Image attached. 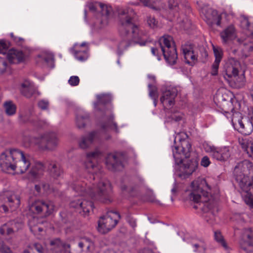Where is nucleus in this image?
<instances>
[{"instance_id": "nucleus-1", "label": "nucleus", "mask_w": 253, "mask_h": 253, "mask_svg": "<svg viewBox=\"0 0 253 253\" xmlns=\"http://www.w3.org/2000/svg\"><path fill=\"white\" fill-rule=\"evenodd\" d=\"M83 184H78L74 188L76 192L81 193V196L85 199L77 205L72 202L71 206L75 208H81L85 214H88L92 210L93 202L107 204L112 201V186L108 180H102L96 186L93 185L92 187H88L87 190L84 187Z\"/></svg>"}, {"instance_id": "nucleus-2", "label": "nucleus", "mask_w": 253, "mask_h": 253, "mask_svg": "<svg viewBox=\"0 0 253 253\" xmlns=\"http://www.w3.org/2000/svg\"><path fill=\"white\" fill-rule=\"evenodd\" d=\"M191 192L190 194V199L196 203H203L204 207L203 210H212L215 205L214 200L209 194L211 188L204 179H199L194 181L191 185Z\"/></svg>"}, {"instance_id": "nucleus-3", "label": "nucleus", "mask_w": 253, "mask_h": 253, "mask_svg": "<svg viewBox=\"0 0 253 253\" xmlns=\"http://www.w3.org/2000/svg\"><path fill=\"white\" fill-rule=\"evenodd\" d=\"M132 14V11L129 14L128 10L121 9L119 10V14L121 16L119 32L121 37L126 41L127 45L130 41L141 38L143 35L139 28L133 22Z\"/></svg>"}, {"instance_id": "nucleus-4", "label": "nucleus", "mask_w": 253, "mask_h": 253, "mask_svg": "<svg viewBox=\"0 0 253 253\" xmlns=\"http://www.w3.org/2000/svg\"><path fill=\"white\" fill-rule=\"evenodd\" d=\"M240 62L234 58L228 60L224 66L223 76L230 85L235 88L243 86L246 82L244 74H239Z\"/></svg>"}, {"instance_id": "nucleus-5", "label": "nucleus", "mask_w": 253, "mask_h": 253, "mask_svg": "<svg viewBox=\"0 0 253 253\" xmlns=\"http://www.w3.org/2000/svg\"><path fill=\"white\" fill-rule=\"evenodd\" d=\"M234 172L237 174L236 179L239 182L240 187L242 180H243L244 183L246 182V186L251 182L250 188L253 191V165L251 162L245 160L238 163L235 168Z\"/></svg>"}, {"instance_id": "nucleus-6", "label": "nucleus", "mask_w": 253, "mask_h": 253, "mask_svg": "<svg viewBox=\"0 0 253 253\" xmlns=\"http://www.w3.org/2000/svg\"><path fill=\"white\" fill-rule=\"evenodd\" d=\"M20 150L16 149H6L0 155V168L6 173L14 172L15 162L18 157H22Z\"/></svg>"}, {"instance_id": "nucleus-7", "label": "nucleus", "mask_w": 253, "mask_h": 253, "mask_svg": "<svg viewBox=\"0 0 253 253\" xmlns=\"http://www.w3.org/2000/svg\"><path fill=\"white\" fill-rule=\"evenodd\" d=\"M159 43L166 60L170 65L176 63L177 54L172 38L164 36L159 40Z\"/></svg>"}, {"instance_id": "nucleus-8", "label": "nucleus", "mask_w": 253, "mask_h": 253, "mask_svg": "<svg viewBox=\"0 0 253 253\" xmlns=\"http://www.w3.org/2000/svg\"><path fill=\"white\" fill-rule=\"evenodd\" d=\"M120 218V216L118 212L108 211L98 220V231L101 234L108 233L116 226Z\"/></svg>"}, {"instance_id": "nucleus-9", "label": "nucleus", "mask_w": 253, "mask_h": 253, "mask_svg": "<svg viewBox=\"0 0 253 253\" xmlns=\"http://www.w3.org/2000/svg\"><path fill=\"white\" fill-rule=\"evenodd\" d=\"M100 157L101 153L98 151L87 154L85 167L88 172L94 175V173L96 174L97 171L100 170L98 161Z\"/></svg>"}, {"instance_id": "nucleus-10", "label": "nucleus", "mask_w": 253, "mask_h": 253, "mask_svg": "<svg viewBox=\"0 0 253 253\" xmlns=\"http://www.w3.org/2000/svg\"><path fill=\"white\" fill-rule=\"evenodd\" d=\"M88 45L86 43H76L71 49V52L76 59L84 61L88 58Z\"/></svg>"}, {"instance_id": "nucleus-11", "label": "nucleus", "mask_w": 253, "mask_h": 253, "mask_svg": "<svg viewBox=\"0 0 253 253\" xmlns=\"http://www.w3.org/2000/svg\"><path fill=\"white\" fill-rule=\"evenodd\" d=\"M242 249L247 252L253 251V230L250 229H246L242 236L240 242Z\"/></svg>"}, {"instance_id": "nucleus-12", "label": "nucleus", "mask_w": 253, "mask_h": 253, "mask_svg": "<svg viewBox=\"0 0 253 253\" xmlns=\"http://www.w3.org/2000/svg\"><path fill=\"white\" fill-rule=\"evenodd\" d=\"M6 58L10 63L18 64L24 62L26 56L21 50L13 48L8 50Z\"/></svg>"}, {"instance_id": "nucleus-13", "label": "nucleus", "mask_w": 253, "mask_h": 253, "mask_svg": "<svg viewBox=\"0 0 253 253\" xmlns=\"http://www.w3.org/2000/svg\"><path fill=\"white\" fill-rule=\"evenodd\" d=\"M22 157H18L16 162H15L14 171L17 173H23L25 172L30 166V162L28 158L25 155L23 152L20 150Z\"/></svg>"}, {"instance_id": "nucleus-14", "label": "nucleus", "mask_w": 253, "mask_h": 253, "mask_svg": "<svg viewBox=\"0 0 253 253\" xmlns=\"http://www.w3.org/2000/svg\"><path fill=\"white\" fill-rule=\"evenodd\" d=\"M177 138L181 142V146H178L177 149L181 151L186 157H188L191 151V145L188 139L187 134L185 132H180L177 135L175 139Z\"/></svg>"}, {"instance_id": "nucleus-15", "label": "nucleus", "mask_w": 253, "mask_h": 253, "mask_svg": "<svg viewBox=\"0 0 253 253\" xmlns=\"http://www.w3.org/2000/svg\"><path fill=\"white\" fill-rule=\"evenodd\" d=\"M242 117L240 113L237 112L233 114L232 119V123L234 127L241 133L245 135H249L253 130L251 127L248 130L245 127V126L242 121Z\"/></svg>"}, {"instance_id": "nucleus-16", "label": "nucleus", "mask_w": 253, "mask_h": 253, "mask_svg": "<svg viewBox=\"0 0 253 253\" xmlns=\"http://www.w3.org/2000/svg\"><path fill=\"white\" fill-rule=\"evenodd\" d=\"M241 188L242 190V195L244 198L245 203L250 207L253 208V191L251 187V182L249 183L248 186H246V182L243 180L241 181Z\"/></svg>"}, {"instance_id": "nucleus-17", "label": "nucleus", "mask_w": 253, "mask_h": 253, "mask_svg": "<svg viewBox=\"0 0 253 253\" xmlns=\"http://www.w3.org/2000/svg\"><path fill=\"white\" fill-rule=\"evenodd\" d=\"M211 155L213 158L218 161H225L230 158L231 152L228 147H224L211 150Z\"/></svg>"}, {"instance_id": "nucleus-18", "label": "nucleus", "mask_w": 253, "mask_h": 253, "mask_svg": "<svg viewBox=\"0 0 253 253\" xmlns=\"http://www.w3.org/2000/svg\"><path fill=\"white\" fill-rule=\"evenodd\" d=\"M23 224L22 222H16L14 221H10L3 224L0 228V233L2 235H10L15 231L22 228Z\"/></svg>"}, {"instance_id": "nucleus-19", "label": "nucleus", "mask_w": 253, "mask_h": 253, "mask_svg": "<svg viewBox=\"0 0 253 253\" xmlns=\"http://www.w3.org/2000/svg\"><path fill=\"white\" fill-rule=\"evenodd\" d=\"M212 47L215 61L212 66L211 74L212 76H216L218 74L219 65L222 59L223 52L221 48L215 47L214 45H212Z\"/></svg>"}, {"instance_id": "nucleus-20", "label": "nucleus", "mask_w": 253, "mask_h": 253, "mask_svg": "<svg viewBox=\"0 0 253 253\" xmlns=\"http://www.w3.org/2000/svg\"><path fill=\"white\" fill-rule=\"evenodd\" d=\"M176 96V93L174 91L166 90L163 92L160 98L161 102L165 108H170L174 104V99Z\"/></svg>"}, {"instance_id": "nucleus-21", "label": "nucleus", "mask_w": 253, "mask_h": 253, "mask_svg": "<svg viewBox=\"0 0 253 253\" xmlns=\"http://www.w3.org/2000/svg\"><path fill=\"white\" fill-rule=\"evenodd\" d=\"M182 50L186 63L191 65L194 64L197 56L194 52L193 47L190 44H185L182 45Z\"/></svg>"}, {"instance_id": "nucleus-22", "label": "nucleus", "mask_w": 253, "mask_h": 253, "mask_svg": "<svg viewBox=\"0 0 253 253\" xmlns=\"http://www.w3.org/2000/svg\"><path fill=\"white\" fill-rule=\"evenodd\" d=\"M220 37L224 43H227L237 38V33L234 26L232 25L229 26L221 32Z\"/></svg>"}, {"instance_id": "nucleus-23", "label": "nucleus", "mask_w": 253, "mask_h": 253, "mask_svg": "<svg viewBox=\"0 0 253 253\" xmlns=\"http://www.w3.org/2000/svg\"><path fill=\"white\" fill-rule=\"evenodd\" d=\"M196 166L195 163L186 159L181 161L180 170L184 175H190L195 170Z\"/></svg>"}, {"instance_id": "nucleus-24", "label": "nucleus", "mask_w": 253, "mask_h": 253, "mask_svg": "<svg viewBox=\"0 0 253 253\" xmlns=\"http://www.w3.org/2000/svg\"><path fill=\"white\" fill-rule=\"evenodd\" d=\"M106 165L108 169L115 170L121 165L122 163L117 154H110L106 158Z\"/></svg>"}, {"instance_id": "nucleus-25", "label": "nucleus", "mask_w": 253, "mask_h": 253, "mask_svg": "<svg viewBox=\"0 0 253 253\" xmlns=\"http://www.w3.org/2000/svg\"><path fill=\"white\" fill-rule=\"evenodd\" d=\"M36 88L29 81H25L21 84V92L27 98L31 97L36 92Z\"/></svg>"}, {"instance_id": "nucleus-26", "label": "nucleus", "mask_w": 253, "mask_h": 253, "mask_svg": "<svg viewBox=\"0 0 253 253\" xmlns=\"http://www.w3.org/2000/svg\"><path fill=\"white\" fill-rule=\"evenodd\" d=\"M30 230L35 235H42V232H45L44 226L42 223L37 222V219L34 218L31 220L29 223Z\"/></svg>"}, {"instance_id": "nucleus-27", "label": "nucleus", "mask_w": 253, "mask_h": 253, "mask_svg": "<svg viewBox=\"0 0 253 253\" xmlns=\"http://www.w3.org/2000/svg\"><path fill=\"white\" fill-rule=\"evenodd\" d=\"M98 133L96 132L90 133L86 137H84L80 142V146L83 149L88 147L97 138Z\"/></svg>"}, {"instance_id": "nucleus-28", "label": "nucleus", "mask_w": 253, "mask_h": 253, "mask_svg": "<svg viewBox=\"0 0 253 253\" xmlns=\"http://www.w3.org/2000/svg\"><path fill=\"white\" fill-rule=\"evenodd\" d=\"M79 246L83 251L88 253L92 252L94 248V243L87 237H84L81 239Z\"/></svg>"}, {"instance_id": "nucleus-29", "label": "nucleus", "mask_w": 253, "mask_h": 253, "mask_svg": "<svg viewBox=\"0 0 253 253\" xmlns=\"http://www.w3.org/2000/svg\"><path fill=\"white\" fill-rule=\"evenodd\" d=\"M44 209H47V205L42 201H36L30 207V211L35 214L41 213Z\"/></svg>"}, {"instance_id": "nucleus-30", "label": "nucleus", "mask_w": 253, "mask_h": 253, "mask_svg": "<svg viewBox=\"0 0 253 253\" xmlns=\"http://www.w3.org/2000/svg\"><path fill=\"white\" fill-rule=\"evenodd\" d=\"M7 205L14 211L17 209L20 205V197L19 195L12 193L7 197Z\"/></svg>"}, {"instance_id": "nucleus-31", "label": "nucleus", "mask_w": 253, "mask_h": 253, "mask_svg": "<svg viewBox=\"0 0 253 253\" xmlns=\"http://www.w3.org/2000/svg\"><path fill=\"white\" fill-rule=\"evenodd\" d=\"M50 245L52 247L51 250H55L56 253L62 252L70 248V245L62 243L59 239H55L51 241Z\"/></svg>"}, {"instance_id": "nucleus-32", "label": "nucleus", "mask_w": 253, "mask_h": 253, "mask_svg": "<svg viewBox=\"0 0 253 253\" xmlns=\"http://www.w3.org/2000/svg\"><path fill=\"white\" fill-rule=\"evenodd\" d=\"M240 143L249 156L253 159V141L250 139H243L240 141Z\"/></svg>"}, {"instance_id": "nucleus-33", "label": "nucleus", "mask_w": 253, "mask_h": 253, "mask_svg": "<svg viewBox=\"0 0 253 253\" xmlns=\"http://www.w3.org/2000/svg\"><path fill=\"white\" fill-rule=\"evenodd\" d=\"M43 249L40 244H35L31 246L28 247L24 250L23 253H43Z\"/></svg>"}, {"instance_id": "nucleus-34", "label": "nucleus", "mask_w": 253, "mask_h": 253, "mask_svg": "<svg viewBox=\"0 0 253 253\" xmlns=\"http://www.w3.org/2000/svg\"><path fill=\"white\" fill-rule=\"evenodd\" d=\"M4 108L6 114L8 115H12L16 113V107L11 101L6 102L4 104Z\"/></svg>"}, {"instance_id": "nucleus-35", "label": "nucleus", "mask_w": 253, "mask_h": 253, "mask_svg": "<svg viewBox=\"0 0 253 253\" xmlns=\"http://www.w3.org/2000/svg\"><path fill=\"white\" fill-rule=\"evenodd\" d=\"M44 167L41 163H37L35 168H33L31 170V174L37 177L38 175L42 174Z\"/></svg>"}, {"instance_id": "nucleus-36", "label": "nucleus", "mask_w": 253, "mask_h": 253, "mask_svg": "<svg viewBox=\"0 0 253 253\" xmlns=\"http://www.w3.org/2000/svg\"><path fill=\"white\" fill-rule=\"evenodd\" d=\"M97 4L100 6L101 9L102 15H105L107 18H109L112 13V7L101 3H98Z\"/></svg>"}, {"instance_id": "nucleus-37", "label": "nucleus", "mask_w": 253, "mask_h": 253, "mask_svg": "<svg viewBox=\"0 0 253 253\" xmlns=\"http://www.w3.org/2000/svg\"><path fill=\"white\" fill-rule=\"evenodd\" d=\"M214 239L220 244L225 249H228L227 245L224 239L223 236L219 231L214 232Z\"/></svg>"}, {"instance_id": "nucleus-38", "label": "nucleus", "mask_w": 253, "mask_h": 253, "mask_svg": "<svg viewBox=\"0 0 253 253\" xmlns=\"http://www.w3.org/2000/svg\"><path fill=\"white\" fill-rule=\"evenodd\" d=\"M88 117L87 116L83 117V116H78L77 117L76 123L79 128H82L84 127L86 121L88 120Z\"/></svg>"}, {"instance_id": "nucleus-39", "label": "nucleus", "mask_w": 253, "mask_h": 253, "mask_svg": "<svg viewBox=\"0 0 253 253\" xmlns=\"http://www.w3.org/2000/svg\"><path fill=\"white\" fill-rule=\"evenodd\" d=\"M48 69H52L55 67V54L52 52L48 51Z\"/></svg>"}, {"instance_id": "nucleus-40", "label": "nucleus", "mask_w": 253, "mask_h": 253, "mask_svg": "<svg viewBox=\"0 0 253 253\" xmlns=\"http://www.w3.org/2000/svg\"><path fill=\"white\" fill-rule=\"evenodd\" d=\"M9 44L3 41H0V53L5 54L7 53Z\"/></svg>"}, {"instance_id": "nucleus-41", "label": "nucleus", "mask_w": 253, "mask_h": 253, "mask_svg": "<svg viewBox=\"0 0 253 253\" xmlns=\"http://www.w3.org/2000/svg\"><path fill=\"white\" fill-rule=\"evenodd\" d=\"M80 79L78 76H73L70 77L68 80V83L71 86H77L79 84Z\"/></svg>"}, {"instance_id": "nucleus-42", "label": "nucleus", "mask_w": 253, "mask_h": 253, "mask_svg": "<svg viewBox=\"0 0 253 253\" xmlns=\"http://www.w3.org/2000/svg\"><path fill=\"white\" fill-rule=\"evenodd\" d=\"M0 252L3 253H12V251L8 246H6L3 241L0 240Z\"/></svg>"}, {"instance_id": "nucleus-43", "label": "nucleus", "mask_w": 253, "mask_h": 253, "mask_svg": "<svg viewBox=\"0 0 253 253\" xmlns=\"http://www.w3.org/2000/svg\"><path fill=\"white\" fill-rule=\"evenodd\" d=\"M212 14L214 16L212 21L214 22L217 26H220L221 24V15L218 14L216 11H213Z\"/></svg>"}, {"instance_id": "nucleus-44", "label": "nucleus", "mask_w": 253, "mask_h": 253, "mask_svg": "<svg viewBox=\"0 0 253 253\" xmlns=\"http://www.w3.org/2000/svg\"><path fill=\"white\" fill-rule=\"evenodd\" d=\"M62 170L60 168H57L55 164H53L52 169L51 170V174H52L53 177H55L59 176Z\"/></svg>"}, {"instance_id": "nucleus-45", "label": "nucleus", "mask_w": 253, "mask_h": 253, "mask_svg": "<svg viewBox=\"0 0 253 253\" xmlns=\"http://www.w3.org/2000/svg\"><path fill=\"white\" fill-rule=\"evenodd\" d=\"M140 1L145 6L155 8L154 4L156 3V0H140Z\"/></svg>"}, {"instance_id": "nucleus-46", "label": "nucleus", "mask_w": 253, "mask_h": 253, "mask_svg": "<svg viewBox=\"0 0 253 253\" xmlns=\"http://www.w3.org/2000/svg\"><path fill=\"white\" fill-rule=\"evenodd\" d=\"M6 67L7 64L5 60L0 57V74H2L4 72Z\"/></svg>"}, {"instance_id": "nucleus-47", "label": "nucleus", "mask_w": 253, "mask_h": 253, "mask_svg": "<svg viewBox=\"0 0 253 253\" xmlns=\"http://www.w3.org/2000/svg\"><path fill=\"white\" fill-rule=\"evenodd\" d=\"M147 22L149 26L152 28H154L157 27L158 22L154 17H149L148 19Z\"/></svg>"}, {"instance_id": "nucleus-48", "label": "nucleus", "mask_w": 253, "mask_h": 253, "mask_svg": "<svg viewBox=\"0 0 253 253\" xmlns=\"http://www.w3.org/2000/svg\"><path fill=\"white\" fill-rule=\"evenodd\" d=\"M201 164L202 166L207 167L210 164V161L209 158L207 156L204 157L201 162Z\"/></svg>"}, {"instance_id": "nucleus-49", "label": "nucleus", "mask_w": 253, "mask_h": 253, "mask_svg": "<svg viewBox=\"0 0 253 253\" xmlns=\"http://www.w3.org/2000/svg\"><path fill=\"white\" fill-rule=\"evenodd\" d=\"M169 7L170 9L176 8L177 6V2H175L174 0H169Z\"/></svg>"}, {"instance_id": "nucleus-50", "label": "nucleus", "mask_w": 253, "mask_h": 253, "mask_svg": "<svg viewBox=\"0 0 253 253\" xmlns=\"http://www.w3.org/2000/svg\"><path fill=\"white\" fill-rule=\"evenodd\" d=\"M39 107L42 110L46 109L47 107V103L43 101H40L38 103Z\"/></svg>"}, {"instance_id": "nucleus-51", "label": "nucleus", "mask_w": 253, "mask_h": 253, "mask_svg": "<svg viewBox=\"0 0 253 253\" xmlns=\"http://www.w3.org/2000/svg\"><path fill=\"white\" fill-rule=\"evenodd\" d=\"M150 96L153 99H156L158 98L157 90L152 89L150 91Z\"/></svg>"}, {"instance_id": "nucleus-52", "label": "nucleus", "mask_w": 253, "mask_h": 253, "mask_svg": "<svg viewBox=\"0 0 253 253\" xmlns=\"http://www.w3.org/2000/svg\"><path fill=\"white\" fill-rule=\"evenodd\" d=\"M49 136L48 135V146L52 144H55L57 142L56 138L55 137H54L53 139H51L50 138H49Z\"/></svg>"}, {"instance_id": "nucleus-53", "label": "nucleus", "mask_w": 253, "mask_h": 253, "mask_svg": "<svg viewBox=\"0 0 253 253\" xmlns=\"http://www.w3.org/2000/svg\"><path fill=\"white\" fill-rule=\"evenodd\" d=\"M35 190L38 193H41V187L39 185H36L35 186Z\"/></svg>"}, {"instance_id": "nucleus-54", "label": "nucleus", "mask_w": 253, "mask_h": 253, "mask_svg": "<svg viewBox=\"0 0 253 253\" xmlns=\"http://www.w3.org/2000/svg\"><path fill=\"white\" fill-rule=\"evenodd\" d=\"M0 208H2L4 212H7L8 211V208L6 205H2Z\"/></svg>"}, {"instance_id": "nucleus-55", "label": "nucleus", "mask_w": 253, "mask_h": 253, "mask_svg": "<svg viewBox=\"0 0 253 253\" xmlns=\"http://www.w3.org/2000/svg\"><path fill=\"white\" fill-rule=\"evenodd\" d=\"M108 126L110 127H112L113 126H114L115 128H116V124L113 123V122H112L109 125H108Z\"/></svg>"}, {"instance_id": "nucleus-56", "label": "nucleus", "mask_w": 253, "mask_h": 253, "mask_svg": "<svg viewBox=\"0 0 253 253\" xmlns=\"http://www.w3.org/2000/svg\"><path fill=\"white\" fill-rule=\"evenodd\" d=\"M151 50L153 54H155L156 52L157 51V49L154 48H152Z\"/></svg>"}, {"instance_id": "nucleus-57", "label": "nucleus", "mask_w": 253, "mask_h": 253, "mask_svg": "<svg viewBox=\"0 0 253 253\" xmlns=\"http://www.w3.org/2000/svg\"><path fill=\"white\" fill-rule=\"evenodd\" d=\"M182 119V117L181 116H178L177 117L176 119H175V121H179V120H181Z\"/></svg>"}, {"instance_id": "nucleus-58", "label": "nucleus", "mask_w": 253, "mask_h": 253, "mask_svg": "<svg viewBox=\"0 0 253 253\" xmlns=\"http://www.w3.org/2000/svg\"><path fill=\"white\" fill-rule=\"evenodd\" d=\"M20 118H21V121L23 122H26V121L23 119V117L22 116H20Z\"/></svg>"}, {"instance_id": "nucleus-59", "label": "nucleus", "mask_w": 253, "mask_h": 253, "mask_svg": "<svg viewBox=\"0 0 253 253\" xmlns=\"http://www.w3.org/2000/svg\"><path fill=\"white\" fill-rule=\"evenodd\" d=\"M251 121L252 124V126H253V116L251 118Z\"/></svg>"}, {"instance_id": "nucleus-60", "label": "nucleus", "mask_w": 253, "mask_h": 253, "mask_svg": "<svg viewBox=\"0 0 253 253\" xmlns=\"http://www.w3.org/2000/svg\"><path fill=\"white\" fill-rule=\"evenodd\" d=\"M42 188H43V189H44V188H45V185H42Z\"/></svg>"}, {"instance_id": "nucleus-61", "label": "nucleus", "mask_w": 253, "mask_h": 253, "mask_svg": "<svg viewBox=\"0 0 253 253\" xmlns=\"http://www.w3.org/2000/svg\"><path fill=\"white\" fill-rule=\"evenodd\" d=\"M194 246L196 247V248H198V245H195Z\"/></svg>"}, {"instance_id": "nucleus-62", "label": "nucleus", "mask_w": 253, "mask_h": 253, "mask_svg": "<svg viewBox=\"0 0 253 253\" xmlns=\"http://www.w3.org/2000/svg\"><path fill=\"white\" fill-rule=\"evenodd\" d=\"M50 206V204L48 203V208H49Z\"/></svg>"}, {"instance_id": "nucleus-63", "label": "nucleus", "mask_w": 253, "mask_h": 253, "mask_svg": "<svg viewBox=\"0 0 253 253\" xmlns=\"http://www.w3.org/2000/svg\"><path fill=\"white\" fill-rule=\"evenodd\" d=\"M95 176L93 175V179H95Z\"/></svg>"}]
</instances>
